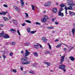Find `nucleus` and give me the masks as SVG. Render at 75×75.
Listing matches in <instances>:
<instances>
[{
    "label": "nucleus",
    "instance_id": "nucleus-9",
    "mask_svg": "<svg viewBox=\"0 0 75 75\" xmlns=\"http://www.w3.org/2000/svg\"><path fill=\"white\" fill-rule=\"evenodd\" d=\"M30 63V62L29 61L27 62H22L21 64H23V65H26L27 64H29Z\"/></svg>",
    "mask_w": 75,
    "mask_h": 75
},
{
    "label": "nucleus",
    "instance_id": "nucleus-34",
    "mask_svg": "<svg viewBox=\"0 0 75 75\" xmlns=\"http://www.w3.org/2000/svg\"><path fill=\"white\" fill-rule=\"evenodd\" d=\"M31 7L32 10H35V9H34V7H35L34 6L32 5H31Z\"/></svg>",
    "mask_w": 75,
    "mask_h": 75
},
{
    "label": "nucleus",
    "instance_id": "nucleus-30",
    "mask_svg": "<svg viewBox=\"0 0 75 75\" xmlns=\"http://www.w3.org/2000/svg\"><path fill=\"white\" fill-rule=\"evenodd\" d=\"M25 21L26 22V23H31V22L28 20H26Z\"/></svg>",
    "mask_w": 75,
    "mask_h": 75
},
{
    "label": "nucleus",
    "instance_id": "nucleus-59",
    "mask_svg": "<svg viewBox=\"0 0 75 75\" xmlns=\"http://www.w3.org/2000/svg\"><path fill=\"white\" fill-rule=\"evenodd\" d=\"M40 48H42V45H40Z\"/></svg>",
    "mask_w": 75,
    "mask_h": 75
},
{
    "label": "nucleus",
    "instance_id": "nucleus-11",
    "mask_svg": "<svg viewBox=\"0 0 75 75\" xmlns=\"http://www.w3.org/2000/svg\"><path fill=\"white\" fill-rule=\"evenodd\" d=\"M43 63H44V64H46V65H47V67H49V66H50V65H51V64L50 63L44 62H43Z\"/></svg>",
    "mask_w": 75,
    "mask_h": 75
},
{
    "label": "nucleus",
    "instance_id": "nucleus-49",
    "mask_svg": "<svg viewBox=\"0 0 75 75\" xmlns=\"http://www.w3.org/2000/svg\"><path fill=\"white\" fill-rule=\"evenodd\" d=\"M55 23L56 25H58V24H59V23H58V22H55Z\"/></svg>",
    "mask_w": 75,
    "mask_h": 75
},
{
    "label": "nucleus",
    "instance_id": "nucleus-19",
    "mask_svg": "<svg viewBox=\"0 0 75 75\" xmlns=\"http://www.w3.org/2000/svg\"><path fill=\"white\" fill-rule=\"evenodd\" d=\"M72 32L73 33V36H74V33H75V28H73L72 30Z\"/></svg>",
    "mask_w": 75,
    "mask_h": 75
},
{
    "label": "nucleus",
    "instance_id": "nucleus-39",
    "mask_svg": "<svg viewBox=\"0 0 75 75\" xmlns=\"http://www.w3.org/2000/svg\"><path fill=\"white\" fill-rule=\"evenodd\" d=\"M17 32L18 34H19V35H21V34H20V31H19V30H18L17 31Z\"/></svg>",
    "mask_w": 75,
    "mask_h": 75
},
{
    "label": "nucleus",
    "instance_id": "nucleus-5",
    "mask_svg": "<svg viewBox=\"0 0 75 75\" xmlns=\"http://www.w3.org/2000/svg\"><path fill=\"white\" fill-rule=\"evenodd\" d=\"M3 37L4 38L7 39V38H10V36L7 34H5L4 36Z\"/></svg>",
    "mask_w": 75,
    "mask_h": 75
},
{
    "label": "nucleus",
    "instance_id": "nucleus-29",
    "mask_svg": "<svg viewBox=\"0 0 75 75\" xmlns=\"http://www.w3.org/2000/svg\"><path fill=\"white\" fill-rule=\"evenodd\" d=\"M60 6L61 8H62V7H64L65 6V5L63 4H62L60 5Z\"/></svg>",
    "mask_w": 75,
    "mask_h": 75
},
{
    "label": "nucleus",
    "instance_id": "nucleus-6",
    "mask_svg": "<svg viewBox=\"0 0 75 75\" xmlns=\"http://www.w3.org/2000/svg\"><path fill=\"white\" fill-rule=\"evenodd\" d=\"M58 15L59 16H61V17H63L64 15V13H61V11H59L58 13Z\"/></svg>",
    "mask_w": 75,
    "mask_h": 75
},
{
    "label": "nucleus",
    "instance_id": "nucleus-31",
    "mask_svg": "<svg viewBox=\"0 0 75 75\" xmlns=\"http://www.w3.org/2000/svg\"><path fill=\"white\" fill-rule=\"evenodd\" d=\"M47 44L48 46H49L50 49V50H51V48H52V47H51V45H50V43H48Z\"/></svg>",
    "mask_w": 75,
    "mask_h": 75
},
{
    "label": "nucleus",
    "instance_id": "nucleus-13",
    "mask_svg": "<svg viewBox=\"0 0 75 75\" xmlns=\"http://www.w3.org/2000/svg\"><path fill=\"white\" fill-rule=\"evenodd\" d=\"M67 10H73V8H72V6H69L67 8Z\"/></svg>",
    "mask_w": 75,
    "mask_h": 75
},
{
    "label": "nucleus",
    "instance_id": "nucleus-56",
    "mask_svg": "<svg viewBox=\"0 0 75 75\" xmlns=\"http://www.w3.org/2000/svg\"><path fill=\"white\" fill-rule=\"evenodd\" d=\"M21 53L23 54L24 53V52H23V51H22L21 52Z\"/></svg>",
    "mask_w": 75,
    "mask_h": 75
},
{
    "label": "nucleus",
    "instance_id": "nucleus-48",
    "mask_svg": "<svg viewBox=\"0 0 75 75\" xmlns=\"http://www.w3.org/2000/svg\"><path fill=\"white\" fill-rule=\"evenodd\" d=\"M25 24H26L25 23H23V24H22V26H24V25H25Z\"/></svg>",
    "mask_w": 75,
    "mask_h": 75
},
{
    "label": "nucleus",
    "instance_id": "nucleus-60",
    "mask_svg": "<svg viewBox=\"0 0 75 75\" xmlns=\"http://www.w3.org/2000/svg\"><path fill=\"white\" fill-rule=\"evenodd\" d=\"M52 33H55V31H53L52 32Z\"/></svg>",
    "mask_w": 75,
    "mask_h": 75
},
{
    "label": "nucleus",
    "instance_id": "nucleus-20",
    "mask_svg": "<svg viewBox=\"0 0 75 75\" xmlns=\"http://www.w3.org/2000/svg\"><path fill=\"white\" fill-rule=\"evenodd\" d=\"M3 18L4 21H7V20H8V18L5 17H3Z\"/></svg>",
    "mask_w": 75,
    "mask_h": 75
},
{
    "label": "nucleus",
    "instance_id": "nucleus-58",
    "mask_svg": "<svg viewBox=\"0 0 75 75\" xmlns=\"http://www.w3.org/2000/svg\"><path fill=\"white\" fill-rule=\"evenodd\" d=\"M63 71L64 72H65L66 71V70L65 69H64Z\"/></svg>",
    "mask_w": 75,
    "mask_h": 75
},
{
    "label": "nucleus",
    "instance_id": "nucleus-27",
    "mask_svg": "<svg viewBox=\"0 0 75 75\" xmlns=\"http://www.w3.org/2000/svg\"><path fill=\"white\" fill-rule=\"evenodd\" d=\"M10 31H15V32H16L17 31L15 29H10Z\"/></svg>",
    "mask_w": 75,
    "mask_h": 75
},
{
    "label": "nucleus",
    "instance_id": "nucleus-4",
    "mask_svg": "<svg viewBox=\"0 0 75 75\" xmlns=\"http://www.w3.org/2000/svg\"><path fill=\"white\" fill-rule=\"evenodd\" d=\"M66 67L64 65H59V68L61 69H64Z\"/></svg>",
    "mask_w": 75,
    "mask_h": 75
},
{
    "label": "nucleus",
    "instance_id": "nucleus-23",
    "mask_svg": "<svg viewBox=\"0 0 75 75\" xmlns=\"http://www.w3.org/2000/svg\"><path fill=\"white\" fill-rule=\"evenodd\" d=\"M54 27L52 26H50V27H47V29H49L50 30H51V29H53L54 28Z\"/></svg>",
    "mask_w": 75,
    "mask_h": 75
},
{
    "label": "nucleus",
    "instance_id": "nucleus-2",
    "mask_svg": "<svg viewBox=\"0 0 75 75\" xmlns=\"http://www.w3.org/2000/svg\"><path fill=\"white\" fill-rule=\"evenodd\" d=\"M45 17L41 19V21L42 23H45L47 21V19H48V16H45Z\"/></svg>",
    "mask_w": 75,
    "mask_h": 75
},
{
    "label": "nucleus",
    "instance_id": "nucleus-61",
    "mask_svg": "<svg viewBox=\"0 0 75 75\" xmlns=\"http://www.w3.org/2000/svg\"><path fill=\"white\" fill-rule=\"evenodd\" d=\"M67 49L66 48H64V50H67Z\"/></svg>",
    "mask_w": 75,
    "mask_h": 75
},
{
    "label": "nucleus",
    "instance_id": "nucleus-64",
    "mask_svg": "<svg viewBox=\"0 0 75 75\" xmlns=\"http://www.w3.org/2000/svg\"><path fill=\"white\" fill-rule=\"evenodd\" d=\"M50 71H51V72H52L53 71H52V70H50Z\"/></svg>",
    "mask_w": 75,
    "mask_h": 75
},
{
    "label": "nucleus",
    "instance_id": "nucleus-41",
    "mask_svg": "<svg viewBox=\"0 0 75 75\" xmlns=\"http://www.w3.org/2000/svg\"><path fill=\"white\" fill-rule=\"evenodd\" d=\"M13 72H14L15 73H16L17 72V71L16 69H13Z\"/></svg>",
    "mask_w": 75,
    "mask_h": 75
},
{
    "label": "nucleus",
    "instance_id": "nucleus-47",
    "mask_svg": "<svg viewBox=\"0 0 75 75\" xmlns=\"http://www.w3.org/2000/svg\"><path fill=\"white\" fill-rule=\"evenodd\" d=\"M4 26V25L2 24H0V27H3Z\"/></svg>",
    "mask_w": 75,
    "mask_h": 75
},
{
    "label": "nucleus",
    "instance_id": "nucleus-17",
    "mask_svg": "<svg viewBox=\"0 0 75 75\" xmlns=\"http://www.w3.org/2000/svg\"><path fill=\"white\" fill-rule=\"evenodd\" d=\"M13 23H14V24H15L16 25L17 24V21L15 19H13Z\"/></svg>",
    "mask_w": 75,
    "mask_h": 75
},
{
    "label": "nucleus",
    "instance_id": "nucleus-15",
    "mask_svg": "<svg viewBox=\"0 0 75 75\" xmlns=\"http://www.w3.org/2000/svg\"><path fill=\"white\" fill-rule=\"evenodd\" d=\"M53 11L54 13H57V9L56 8H54L53 9Z\"/></svg>",
    "mask_w": 75,
    "mask_h": 75
},
{
    "label": "nucleus",
    "instance_id": "nucleus-54",
    "mask_svg": "<svg viewBox=\"0 0 75 75\" xmlns=\"http://www.w3.org/2000/svg\"><path fill=\"white\" fill-rule=\"evenodd\" d=\"M73 48H74V47H71L70 48V51H71V50H72V49H73Z\"/></svg>",
    "mask_w": 75,
    "mask_h": 75
},
{
    "label": "nucleus",
    "instance_id": "nucleus-28",
    "mask_svg": "<svg viewBox=\"0 0 75 75\" xmlns=\"http://www.w3.org/2000/svg\"><path fill=\"white\" fill-rule=\"evenodd\" d=\"M25 45L26 46H28V45H30V43L29 42L25 43Z\"/></svg>",
    "mask_w": 75,
    "mask_h": 75
},
{
    "label": "nucleus",
    "instance_id": "nucleus-40",
    "mask_svg": "<svg viewBox=\"0 0 75 75\" xmlns=\"http://www.w3.org/2000/svg\"><path fill=\"white\" fill-rule=\"evenodd\" d=\"M13 8H15V10H16L18 8L17 6H13Z\"/></svg>",
    "mask_w": 75,
    "mask_h": 75
},
{
    "label": "nucleus",
    "instance_id": "nucleus-35",
    "mask_svg": "<svg viewBox=\"0 0 75 75\" xmlns=\"http://www.w3.org/2000/svg\"><path fill=\"white\" fill-rule=\"evenodd\" d=\"M16 10L18 12H20V9L18 8L17 9H16Z\"/></svg>",
    "mask_w": 75,
    "mask_h": 75
},
{
    "label": "nucleus",
    "instance_id": "nucleus-25",
    "mask_svg": "<svg viewBox=\"0 0 75 75\" xmlns=\"http://www.w3.org/2000/svg\"><path fill=\"white\" fill-rule=\"evenodd\" d=\"M37 32V30L35 31H32L30 32V34H34V33H35Z\"/></svg>",
    "mask_w": 75,
    "mask_h": 75
},
{
    "label": "nucleus",
    "instance_id": "nucleus-51",
    "mask_svg": "<svg viewBox=\"0 0 75 75\" xmlns=\"http://www.w3.org/2000/svg\"><path fill=\"white\" fill-rule=\"evenodd\" d=\"M58 41H59V40L58 39H56L55 41V42H58Z\"/></svg>",
    "mask_w": 75,
    "mask_h": 75
},
{
    "label": "nucleus",
    "instance_id": "nucleus-46",
    "mask_svg": "<svg viewBox=\"0 0 75 75\" xmlns=\"http://www.w3.org/2000/svg\"><path fill=\"white\" fill-rule=\"evenodd\" d=\"M27 30L28 32L29 33H30V28H28L27 29Z\"/></svg>",
    "mask_w": 75,
    "mask_h": 75
},
{
    "label": "nucleus",
    "instance_id": "nucleus-7",
    "mask_svg": "<svg viewBox=\"0 0 75 75\" xmlns=\"http://www.w3.org/2000/svg\"><path fill=\"white\" fill-rule=\"evenodd\" d=\"M42 40L44 42H47V39L45 37L42 38Z\"/></svg>",
    "mask_w": 75,
    "mask_h": 75
},
{
    "label": "nucleus",
    "instance_id": "nucleus-44",
    "mask_svg": "<svg viewBox=\"0 0 75 75\" xmlns=\"http://www.w3.org/2000/svg\"><path fill=\"white\" fill-rule=\"evenodd\" d=\"M2 57H3L4 59H5V58H6V56L4 55H3Z\"/></svg>",
    "mask_w": 75,
    "mask_h": 75
},
{
    "label": "nucleus",
    "instance_id": "nucleus-62",
    "mask_svg": "<svg viewBox=\"0 0 75 75\" xmlns=\"http://www.w3.org/2000/svg\"><path fill=\"white\" fill-rule=\"evenodd\" d=\"M2 14V13H0V15H1Z\"/></svg>",
    "mask_w": 75,
    "mask_h": 75
},
{
    "label": "nucleus",
    "instance_id": "nucleus-45",
    "mask_svg": "<svg viewBox=\"0 0 75 75\" xmlns=\"http://www.w3.org/2000/svg\"><path fill=\"white\" fill-rule=\"evenodd\" d=\"M25 14L26 15V17H28V13H25Z\"/></svg>",
    "mask_w": 75,
    "mask_h": 75
},
{
    "label": "nucleus",
    "instance_id": "nucleus-37",
    "mask_svg": "<svg viewBox=\"0 0 75 75\" xmlns=\"http://www.w3.org/2000/svg\"><path fill=\"white\" fill-rule=\"evenodd\" d=\"M9 55L10 56H11V57H12V56L13 55V53L12 52H11L9 54Z\"/></svg>",
    "mask_w": 75,
    "mask_h": 75
},
{
    "label": "nucleus",
    "instance_id": "nucleus-57",
    "mask_svg": "<svg viewBox=\"0 0 75 75\" xmlns=\"http://www.w3.org/2000/svg\"><path fill=\"white\" fill-rule=\"evenodd\" d=\"M54 20H55V19H54V18H53L52 19V21H54Z\"/></svg>",
    "mask_w": 75,
    "mask_h": 75
},
{
    "label": "nucleus",
    "instance_id": "nucleus-18",
    "mask_svg": "<svg viewBox=\"0 0 75 75\" xmlns=\"http://www.w3.org/2000/svg\"><path fill=\"white\" fill-rule=\"evenodd\" d=\"M34 47L35 48H36V49H38L39 48V46L38 45H34Z\"/></svg>",
    "mask_w": 75,
    "mask_h": 75
},
{
    "label": "nucleus",
    "instance_id": "nucleus-12",
    "mask_svg": "<svg viewBox=\"0 0 75 75\" xmlns=\"http://www.w3.org/2000/svg\"><path fill=\"white\" fill-rule=\"evenodd\" d=\"M20 2L21 4V6L22 7H24V1H23V0H21Z\"/></svg>",
    "mask_w": 75,
    "mask_h": 75
},
{
    "label": "nucleus",
    "instance_id": "nucleus-14",
    "mask_svg": "<svg viewBox=\"0 0 75 75\" xmlns=\"http://www.w3.org/2000/svg\"><path fill=\"white\" fill-rule=\"evenodd\" d=\"M72 3H71V2H69V4L70 5V6H75V4L73 3L72 2Z\"/></svg>",
    "mask_w": 75,
    "mask_h": 75
},
{
    "label": "nucleus",
    "instance_id": "nucleus-55",
    "mask_svg": "<svg viewBox=\"0 0 75 75\" xmlns=\"http://www.w3.org/2000/svg\"><path fill=\"white\" fill-rule=\"evenodd\" d=\"M8 17L9 19H11V16H10L9 15Z\"/></svg>",
    "mask_w": 75,
    "mask_h": 75
},
{
    "label": "nucleus",
    "instance_id": "nucleus-24",
    "mask_svg": "<svg viewBox=\"0 0 75 75\" xmlns=\"http://www.w3.org/2000/svg\"><path fill=\"white\" fill-rule=\"evenodd\" d=\"M61 45H62V44H60L59 45H57L56 47L57 48H59L61 46Z\"/></svg>",
    "mask_w": 75,
    "mask_h": 75
},
{
    "label": "nucleus",
    "instance_id": "nucleus-1",
    "mask_svg": "<svg viewBox=\"0 0 75 75\" xmlns=\"http://www.w3.org/2000/svg\"><path fill=\"white\" fill-rule=\"evenodd\" d=\"M26 51L25 53V57H23L21 59V62H25L26 60H27L28 59V58L26 57H27L29 54H30V52L28 51V50H25Z\"/></svg>",
    "mask_w": 75,
    "mask_h": 75
},
{
    "label": "nucleus",
    "instance_id": "nucleus-21",
    "mask_svg": "<svg viewBox=\"0 0 75 75\" xmlns=\"http://www.w3.org/2000/svg\"><path fill=\"white\" fill-rule=\"evenodd\" d=\"M7 12L6 11V12H4L2 13V15H3V16H5L6 14H7Z\"/></svg>",
    "mask_w": 75,
    "mask_h": 75
},
{
    "label": "nucleus",
    "instance_id": "nucleus-26",
    "mask_svg": "<svg viewBox=\"0 0 75 75\" xmlns=\"http://www.w3.org/2000/svg\"><path fill=\"white\" fill-rule=\"evenodd\" d=\"M65 10L66 14V15H67V10H68L67 9V6H65Z\"/></svg>",
    "mask_w": 75,
    "mask_h": 75
},
{
    "label": "nucleus",
    "instance_id": "nucleus-33",
    "mask_svg": "<svg viewBox=\"0 0 75 75\" xmlns=\"http://www.w3.org/2000/svg\"><path fill=\"white\" fill-rule=\"evenodd\" d=\"M29 73L30 74H34V71L31 70L29 72Z\"/></svg>",
    "mask_w": 75,
    "mask_h": 75
},
{
    "label": "nucleus",
    "instance_id": "nucleus-42",
    "mask_svg": "<svg viewBox=\"0 0 75 75\" xmlns=\"http://www.w3.org/2000/svg\"><path fill=\"white\" fill-rule=\"evenodd\" d=\"M3 6H4V7H8V6L7 5L4 4L3 5Z\"/></svg>",
    "mask_w": 75,
    "mask_h": 75
},
{
    "label": "nucleus",
    "instance_id": "nucleus-16",
    "mask_svg": "<svg viewBox=\"0 0 75 75\" xmlns=\"http://www.w3.org/2000/svg\"><path fill=\"white\" fill-rule=\"evenodd\" d=\"M69 58H70V60H71V61H74L75 60V58L72 56L69 57Z\"/></svg>",
    "mask_w": 75,
    "mask_h": 75
},
{
    "label": "nucleus",
    "instance_id": "nucleus-22",
    "mask_svg": "<svg viewBox=\"0 0 75 75\" xmlns=\"http://www.w3.org/2000/svg\"><path fill=\"white\" fill-rule=\"evenodd\" d=\"M4 32L3 31H2L1 33H0V37H1L4 35Z\"/></svg>",
    "mask_w": 75,
    "mask_h": 75
},
{
    "label": "nucleus",
    "instance_id": "nucleus-52",
    "mask_svg": "<svg viewBox=\"0 0 75 75\" xmlns=\"http://www.w3.org/2000/svg\"><path fill=\"white\" fill-rule=\"evenodd\" d=\"M46 53H47L48 54H50V52L49 51H47L46 52Z\"/></svg>",
    "mask_w": 75,
    "mask_h": 75
},
{
    "label": "nucleus",
    "instance_id": "nucleus-53",
    "mask_svg": "<svg viewBox=\"0 0 75 75\" xmlns=\"http://www.w3.org/2000/svg\"><path fill=\"white\" fill-rule=\"evenodd\" d=\"M64 45H65V46H66L67 47H68V46L67 45H66L65 44H64Z\"/></svg>",
    "mask_w": 75,
    "mask_h": 75
},
{
    "label": "nucleus",
    "instance_id": "nucleus-10",
    "mask_svg": "<svg viewBox=\"0 0 75 75\" xmlns=\"http://www.w3.org/2000/svg\"><path fill=\"white\" fill-rule=\"evenodd\" d=\"M69 14H70V15H71V16H75V13L74 12H71V11H69Z\"/></svg>",
    "mask_w": 75,
    "mask_h": 75
},
{
    "label": "nucleus",
    "instance_id": "nucleus-8",
    "mask_svg": "<svg viewBox=\"0 0 75 75\" xmlns=\"http://www.w3.org/2000/svg\"><path fill=\"white\" fill-rule=\"evenodd\" d=\"M64 58H65V56H64L61 57V64H62L63 62L64 61Z\"/></svg>",
    "mask_w": 75,
    "mask_h": 75
},
{
    "label": "nucleus",
    "instance_id": "nucleus-3",
    "mask_svg": "<svg viewBox=\"0 0 75 75\" xmlns=\"http://www.w3.org/2000/svg\"><path fill=\"white\" fill-rule=\"evenodd\" d=\"M51 4V2H48L46 4V3H45L44 6H45V7H49V6H50Z\"/></svg>",
    "mask_w": 75,
    "mask_h": 75
},
{
    "label": "nucleus",
    "instance_id": "nucleus-38",
    "mask_svg": "<svg viewBox=\"0 0 75 75\" xmlns=\"http://www.w3.org/2000/svg\"><path fill=\"white\" fill-rule=\"evenodd\" d=\"M11 44L12 45H14L16 44V42H12Z\"/></svg>",
    "mask_w": 75,
    "mask_h": 75
},
{
    "label": "nucleus",
    "instance_id": "nucleus-50",
    "mask_svg": "<svg viewBox=\"0 0 75 75\" xmlns=\"http://www.w3.org/2000/svg\"><path fill=\"white\" fill-rule=\"evenodd\" d=\"M20 69H21V71H23V68L22 67H21Z\"/></svg>",
    "mask_w": 75,
    "mask_h": 75
},
{
    "label": "nucleus",
    "instance_id": "nucleus-36",
    "mask_svg": "<svg viewBox=\"0 0 75 75\" xmlns=\"http://www.w3.org/2000/svg\"><path fill=\"white\" fill-rule=\"evenodd\" d=\"M35 24L37 25H41V23H39L38 22H36Z\"/></svg>",
    "mask_w": 75,
    "mask_h": 75
},
{
    "label": "nucleus",
    "instance_id": "nucleus-63",
    "mask_svg": "<svg viewBox=\"0 0 75 75\" xmlns=\"http://www.w3.org/2000/svg\"><path fill=\"white\" fill-rule=\"evenodd\" d=\"M17 3H19V2H18V1H17Z\"/></svg>",
    "mask_w": 75,
    "mask_h": 75
},
{
    "label": "nucleus",
    "instance_id": "nucleus-32",
    "mask_svg": "<svg viewBox=\"0 0 75 75\" xmlns=\"http://www.w3.org/2000/svg\"><path fill=\"white\" fill-rule=\"evenodd\" d=\"M33 54L35 56H38V54H37V53L36 52H35L33 53Z\"/></svg>",
    "mask_w": 75,
    "mask_h": 75
},
{
    "label": "nucleus",
    "instance_id": "nucleus-43",
    "mask_svg": "<svg viewBox=\"0 0 75 75\" xmlns=\"http://www.w3.org/2000/svg\"><path fill=\"white\" fill-rule=\"evenodd\" d=\"M63 10H64V9L63 8H61L60 9L59 11H60V12H61V11H62Z\"/></svg>",
    "mask_w": 75,
    "mask_h": 75
}]
</instances>
